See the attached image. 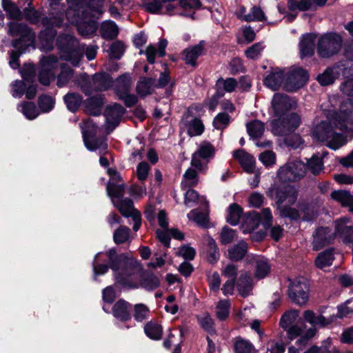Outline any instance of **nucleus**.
Here are the masks:
<instances>
[{"label": "nucleus", "mask_w": 353, "mask_h": 353, "mask_svg": "<svg viewBox=\"0 0 353 353\" xmlns=\"http://www.w3.org/2000/svg\"><path fill=\"white\" fill-rule=\"evenodd\" d=\"M230 303L228 300H221L216 307V314L221 321L226 319L229 315Z\"/></svg>", "instance_id": "nucleus-54"}, {"label": "nucleus", "mask_w": 353, "mask_h": 353, "mask_svg": "<svg viewBox=\"0 0 353 353\" xmlns=\"http://www.w3.org/2000/svg\"><path fill=\"white\" fill-rule=\"evenodd\" d=\"M54 99L48 95H42L39 98V106L42 112H48L54 106Z\"/></svg>", "instance_id": "nucleus-62"}, {"label": "nucleus", "mask_w": 353, "mask_h": 353, "mask_svg": "<svg viewBox=\"0 0 353 353\" xmlns=\"http://www.w3.org/2000/svg\"><path fill=\"white\" fill-rule=\"evenodd\" d=\"M103 255V253L99 252L94 257L92 264L94 279L97 276L105 274L110 268L117 283L132 288L138 287L137 280L139 265L137 260L124 254L119 255L114 249H110L105 253L109 261L108 266L100 263L103 261L101 259Z\"/></svg>", "instance_id": "nucleus-1"}, {"label": "nucleus", "mask_w": 353, "mask_h": 353, "mask_svg": "<svg viewBox=\"0 0 353 353\" xmlns=\"http://www.w3.org/2000/svg\"><path fill=\"white\" fill-rule=\"evenodd\" d=\"M315 37L312 34H306L301 37L299 48L301 59L311 57L314 52Z\"/></svg>", "instance_id": "nucleus-21"}, {"label": "nucleus", "mask_w": 353, "mask_h": 353, "mask_svg": "<svg viewBox=\"0 0 353 353\" xmlns=\"http://www.w3.org/2000/svg\"><path fill=\"white\" fill-rule=\"evenodd\" d=\"M112 79L105 73L95 74L93 77V86L99 90H105L112 84Z\"/></svg>", "instance_id": "nucleus-33"}, {"label": "nucleus", "mask_w": 353, "mask_h": 353, "mask_svg": "<svg viewBox=\"0 0 353 353\" xmlns=\"http://www.w3.org/2000/svg\"><path fill=\"white\" fill-rule=\"evenodd\" d=\"M284 82L283 72L278 69L273 70L264 79V84L272 90H278Z\"/></svg>", "instance_id": "nucleus-25"}, {"label": "nucleus", "mask_w": 353, "mask_h": 353, "mask_svg": "<svg viewBox=\"0 0 353 353\" xmlns=\"http://www.w3.org/2000/svg\"><path fill=\"white\" fill-rule=\"evenodd\" d=\"M350 222L347 217L341 218L335 221L336 234L345 243L353 242V225H349Z\"/></svg>", "instance_id": "nucleus-18"}, {"label": "nucleus", "mask_w": 353, "mask_h": 353, "mask_svg": "<svg viewBox=\"0 0 353 353\" xmlns=\"http://www.w3.org/2000/svg\"><path fill=\"white\" fill-rule=\"evenodd\" d=\"M312 0H288V8L292 11H306L312 8Z\"/></svg>", "instance_id": "nucleus-44"}, {"label": "nucleus", "mask_w": 353, "mask_h": 353, "mask_svg": "<svg viewBox=\"0 0 353 353\" xmlns=\"http://www.w3.org/2000/svg\"><path fill=\"white\" fill-rule=\"evenodd\" d=\"M246 260L250 263H255V276L256 278L263 279L269 274L271 266L268 259L263 256L251 254L247 256Z\"/></svg>", "instance_id": "nucleus-19"}, {"label": "nucleus", "mask_w": 353, "mask_h": 353, "mask_svg": "<svg viewBox=\"0 0 353 353\" xmlns=\"http://www.w3.org/2000/svg\"><path fill=\"white\" fill-rule=\"evenodd\" d=\"M72 75L73 70L70 68L62 65L61 73L58 76L57 85L59 87H63L70 80Z\"/></svg>", "instance_id": "nucleus-61"}, {"label": "nucleus", "mask_w": 353, "mask_h": 353, "mask_svg": "<svg viewBox=\"0 0 353 353\" xmlns=\"http://www.w3.org/2000/svg\"><path fill=\"white\" fill-rule=\"evenodd\" d=\"M100 31L101 36L106 39H112L119 33L118 27L113 21L103 22L101 26Z\"/></svg>", "instance_id": "nucleus-36"}, {"label": "nucleus", "mask_w": 353, "mask_h": 353, "mask_svg": "<svg viewBox=\"0 0 353 353\" xmlns=\"http://www.w3.org/2000/svg\"><path fill=\"white\" fill-rule=\"evenodd\" d=\"M186 128L188 134L191 137L201 135L204 131V125L202 121L197 118L188 121Z\"/></svg>", "instance_id": "nucleus-41"}, {"label": "nucleus", "mask_w": 353, "mask_h": 353, "mask_svg": "<svg viewBox=\"0 0 353 353\" xmlns=\"http://www.w3.org/2000/svg\"><path fill=\"white\" fill-rule=\"evenodd\" d=\"M252 280L250 275L247 274H242L239 279L237 288L239 293L243 296H247L252 290Z\"/></svg>", "instance_id": "nucleus-35"}, {"label": "nucleus", "mask_w": 353, "mask_h": 353, "mask_svg": "<svg viewBox=\"0 0 353 353\" xmlns=\"http://www.w3.org/2000/svg\"><path fill=\"white\" fill-rule=\"evenodd\" d=\"M231 117L227 112L219 113L213 119V126L217 130H223L228 126Z\"/></svg>", "instance_id": "nucleus-55"}, {"label": "nucleus", "mask_w": 353, "mask_h": 353, "mask_svg": "<svg viewBox=\"0 0 353 353\" xmlns=\"http://www.w3.org/2000/svg\"><path fill=\"white\" fill-rule=\"evenodd\" d=\"M343 40L335 33H327L321 36L317 43V52L322 58H329L339 52Z\"/></svg>", "instance_id": "nucleus-5"}, {"label": "nucleus", "mask_w": 353, "mask_h": 353, "mask_svg": "<svg viewBox=\"0 0 353 353\" xmlns=\"http://www.w3.org/2000/svg\"><path fill=\"white\" fill-rule=\"evenodd\" d=\"M145 334L152 339L159 340L162 336V327L154 322L148 323L144 327Z\"/></svg>", "instance_id": "nucleus-46"}, {"label": "nucleus", "mask_w": 353, "mask_h": 353, "mask_svg": "<svg viewBox=\"0 0 353 353\" xmlns=\"http://www.w3.org/2000/svg\"><path fill=\"white\" fill-rule=\"evenodd\" d=\"M288 292L291 301L300 306L305 305L308 301L309 285L303 278L290 281Z\"/></svg>", "instance_id": "nucleus-9"}, {"label": "nucleus", "mask_w": 353, "mask_h": 353, "mask_svg": "<svg viewBox=\"0 0 353 353\" xmlns=\"http://www.w3.org/2000/svg\"><path fill=\"white\" fill-rule=\"evenodd\" d=\"M294 103L286 94H275L272 100V108L275 116H286V112L292 108Z\"/></svg>", "instance_id": "nucleus-15"}, {"label": "nucleus", "mask_w": 353, "mask_h": 353, "mask_svg": "<svg viewBox=\"0 0 353 353\" xmlns=\"http://www.w3.org/2000/svg\"><path fill=\"white\" fill-rule=\"evenodd\" d=\"M77 40L70 35L60 37L58 45L63 54L61 57L70 61L74 66H77L82 58V50L78 49Z\"/></svg>", "instance_id": "nucleus-6"}, {"label": "nucleus", "mask_w": 353, "mask_h": 353, "mask_svg": "<svg viewBox=\"0 0 353 353\" xmlns=\"http://www.w3.org/2000/svg\"><path fill=\"white\" fill-rule=\"evenodd\" d=\"M331 197L345 207H347L353 200V196L348 191L341 190L332 192Z\"/></svg>", "instance_id": "nucleus-45"}, {"label": "nucleus", "mask_w": 353, "mask_h": 353, "mask_svg": "<svg viewBox=\"0 0 353 353\" xmlns=\"http://www.w3.org/2000/svg\"><path fill=\"white\" fill-rule=\"evenodd\" d=\"M334 259L333 250L329 249L320 253L316 258L315 265L320 269L330 266Z\"/></svg>", "instance_id": "nucleus-34"}, {"label": "nucleus", "mask_w": 353, "mask_h": 353, "mask_svg": "<svg viewBox=\"0 0 353 353\" xmlns=\"http://www.w3.org/2000/svg\"><path fill=\"white\" fill-rule=\"evenodd\" d=\"M149 308L143 303L136 304L134 307V317L137 321H143L148 317Z\"/></svg>", "instance_id": "nucleus-60"}, {"label": "nucleus", "mask_w": 353, "mask_h": 353, "mask_svg": "<svg viewBox=\"0 0 353 353\" xmlns=\"http://www.w3.org/2000/svg\"><path fill=\"white\" fill-rule=\"evenodd\" d=\"M103 104V99L101 97H92L86 101L85 110L90 114L99 115L101 113Z\"/></svg>", "instance_id": "nucleus-39"}, {"label": "nucleus", "mask_w": 353, "mask_h": 353, "mask_svg": "<svg viewBox=\"0 0 353 353\" xmlns=\"http://www.w3.org/2000/svg\"><path fill=\"white\" fill-rule=\"evenodd\" d=\"M228 212L227 221L231 225L238 224L242 215V209L234 203L229 206Z\"/></svg>", "instance_id": "nucleus-49"}, {"label": "nucleus", "mask_w": 353, "mask_h": 353, "mask_svg": "<svg viewBox=\"0 0 353 353\" xmlns=\"http://www.w3.org/2000/svg\"><path fill=\"white\" fill-rule=\"evenodd\" d=\"M216 92L223 91L232 92L237 87V81L234 78H228L224 79L220 78L216 81Z\"/></svg>", "instance_id": "nucleus-42"}, {"label": "nucleus", "mask_w": 353, "mask_h": 353, "mask_svg": "<svg viewBox=\"0 0 353 353\" xmlns=\"http://www.w3.org/2000/svg\"><path fill=\"white\" fill-rule=\"evenodd\" d=\"M228 258L232 261H241L248 252V244L243 241L230 247L228 250Z\"/></svg>", "instance_id": "nucleus-31"}, {"label": "nucleus", "mask_w": 353, "mask_h": 353, "mask_svg": "<svg viewBox=\"0 0 353 353\" xmlns=\"http://www.w3.org/2000/svg\"><path fill=\"white\" fill-rule=\"evenodd\" d=\"M130 230L124 225L117 228L113 234V239L115 243L121 244L127 242L130 239Z\"/></svg>", "instance_id": "nucleus-51"}, {"label": "nucleus", "mask_w": 353, "mask_h": 353, "mask_svg": "<svg viewBox=\"0 0 353 353\" xmlns=\"http://www.w3.org/2000/svg\"><path fill=\"white\" fill-rule=\"evenodd\" d=\"M246 128L249 135L253 138L260 137L264 132V125L259 120L248 123Z\"/></svg>", "instance_id": "nucleus-48"}, {"label": "nucleus", "mask_w": 353, "mask_h": 353, "mask_svg": "<svg viewBox=\"0 0 353 353\" xmlns=\"http://www.w3.org/2000/svg\"><path fill=\"white\" fill-rule=\"evenodd\" d=\"M83 141L87 149L90 151L99 150L101 154L107 150V143L104 139L90 140V139L85 137Z\"/></svg>", "instance_id": "nucleus-53"}, {"label": "nucleus", "mask_w": 353, "mask_h": 353, "mask_svg": "<svg viewBox=\"0 0 353 353\" xmlns=\"http://www.w3.org/2000/svg\"><path fill=\"white\" fill-rule=\"evenodd\" d=\"M306 172V165L301 161L287 163L278 172V177L283 182L296 181L303 178Z\"/></svg>", "instance_id": "nucleus-10"}, {"label": "nucleus", "mask_w": 353, "mask_h": 353, "mask_svg": "<svg viewBox=\"0 0 353 353\" xmlns=\"http://www.w3.org/2000/svg\"><path fill=\"white\" fill-rule=\"evenodd\" d=\"M300 123V117L295 113H292L273 120L272 130L275 135L287 136L294 132Z\"/></svg>", "instance_id": "nucleus-7"}, {"label": "nucleus", "mask_w": 353, "mask_h": 353, "mask_svg": "<svg viewBox=\"0 0 353 353\" xmlns=\"http://www.w3.org/2000/svg\"><path fill=\"white\" fill-rule=\"evenodd\" d=\"M215 148L208 141H203L198 145L197 150L192 154L191 159L192 166L200 171L206 169L209 161L214 157Z\"/></svg>", "instance_id": "nucleus-8"}, {"label": "nucleus", "mask_w": 353, "mask_h": 353, "mask_svg": "<svg viewBox=\"0 0 353 353\" xmlns=\"http://www.w3.org/2000/svg\"><path fill=\"white\" fill-rule=\"evenodd\" d=\"M334 235L328 228H318L314 234L313 249L319 250L325 245L330 244Z\"/></svg>", "instance_id": "nucleus-20"}, {"label": "nucleus", "mask_w": 353, "mask_h": 353, "mask_svg": "<svg viewBox=\"0 0 353 353\" xmlns=\"http://www.w3.org/2000/svg\"><path fill=\"white\" fill-rule=\"evenodd\" d=\"M345 116V112L343 110L341 114L334 113L327 120L317 123L312 129V137L319 142L325 143L332 150L340 148L347 141L343 133L345 130L339 128L342 123L341 119Z\"/></svg>", "instance_id": "nucleus-3"}, {"label": "nucleus", "mask_w": 353, "mask_h": 353, "mask_svg": "<svg viewBox=\"0 0 353 353\" xmlns=\"http://www.w3.org/2000/svg\"><path fill=\"white\" fill-rule=\"evenodd\" d=\"M288 338L291 340L300 336L296 341L299 345H305L307 341L314 337L316 333L314 327L307 328L304 323L294 324L287 328Z\"/></svg>", "instance_id": "nucleus-12"}, {"label": "nucleus", "mask_w": 353, "mask_h": 353, "mask_svg": "<svg viewBox=\"0 0 353 353\" xmlns=\"http://www.w3.org/2000/svg\"><path fill=\"white\" fill-rule=\"evenodd\" d=\"M125 112V110L123 107L118 103L107 107L104 114L106 119L108 129L110 131L114 129L119 125L121 118Z\"/></svg>", "instance_id": "nucleus-17"}, {"label": "nucleus", "mask_w": 353, "mask_h": 353, "mask_svg": "<svg viewBox=\"0 0 353 353\" xmlns=\"http://www.w3.org/2000/svg\"><path fill=\"white\" fill-rule=\"evenodd\" d=\"M299 315V312L296 310L285 312L280 320V325L284 329L288 328L295 322Z\"/></svg>", "instance_id": "nucleus-58"}, {"label": "nucleus", "mask_w": 353, "mask_h": 353, "mask_svg": "<svg viewBox=\"0 0 353 353\" xmlns=\"http://www.w3.org/2000/svg\"><path fill=\"white\" fill-rule=\"evenodd\" d=\"M336 77L334 70L328 68L323 74L318 76L317 80L322 85H327L334 82Z\"/></svg>", "instance_id": "nucleus-63"}, {"label": "nucleus", "mask_w": 353, "mask_h": 353, "mask_svg": "<svg viewBox=\"0 0 353 353\" xmlns=\"http://www.w3.org/2000/svg\"><path fill=\"white\" fill-rule=\"evenodd\" d=\"M190 220H192L198 225L205 227L208 222V214L203 212H199L198 210H192L188 214Z\"/></svg>", "instance_id": "nucleus-56"}, {"label": "nucleus", "mask_w": 353, "mask_h": 353, "mask_svg": "<svg viewBox=\"0 0 353 353\" xmlns=\"http://www.w3.org/2000/svg\"><path fill=\"white\" fill-rule=\"evenodd\" d=\"M80 127L81 128L83 141L85 138L90 139L95 136L97 133V127L94 124L93 121L87 119L80 123Z\"/></svg>", "instance_id": "nucleus-47"}, {"label": "nucleus", "mask_w": 353, "mask_h": 353, "mask_svg": "<svg viewBox=\"0 0 353 353\" xmlns=\"http://www.w3.org/2000/svg\"><path fill=\"white\" fill-rule=\"evenodd\" d=\"M205 41H201L198 44L186 48L181 52V59L185 63L195 67L197 59L203 54Z\"/></svg>", "instance_id": "nucleus-16"}, {"label": "nucleus", "mask_w": 353, "mask_h": 353, "mask_svg": "<svg viewBox=\"0 0 353 353\" xmlns=\"http://www.w3.org/2000/svg\"><path fill=\"white\" fill-rule=\"evenodd\" d=\"M323 168L322 157L319 154H314L312 158L307 160L306 169L307 168L314 174H319Z\"/></svg>", "instance_id": "nucleus-50"}, {"label": "nucleus", "mask_w": 353, "mask_h": 353, "mask_svg": "<svg viewBox=\"0 0 353 353\" xmlns=\"http://www.w3.org/2000/svg\"><path fill=\"white\" fill-rule=\"evenodd\" d=\"M198 182L197 172L193 168H188L183 174L181 187L186 188L195 185Z\"/></svg>", "instance_id": "nucleus-52"}, {"label": "nucleus", "mask_w": 353, "mask_h": 353, "mask_svg": "<svg viewBox=\"0 0 353 353\" xmlns=\"http://www.w3.org/2000/svg\"><path fill=\"white\" fill-rule=\"evenodd\" d=\"M167 45L168 41L165 39H161L158 43L157 50L152 45L148 46L145 50L148 61L152 64L155 61V57L157 55L163 57L165 54V48Z\"/></svg>", "instance_id": "nucleus-28"}, {"label": "nucleus", "mask_w": 353, "mask_h": 353, "mask_svg": "<svg viewBox=\"0 0 353 353\" xmlns=\"http://www.w3.org/2000/svg\"><path fill=\"white\" fill-rule=\"evenodd\" d=\"M265 20V15L262 9L256 6H254L245 17V21H262Z\"/></svg>", "instance_id": "nucleus-57"}, {"label": "nucleus", "mask_w": 353, "mask_h": 353, "mask_svg": "<svg viewBox=\"0 0 353 353\" xmlns=\"http://www.w3.org/2000/svg\"><path fill=\"white\" fill-rule=\"evenodd\" d=\"M125 185L123 183L115 184L114 182H108L106 187L108 195L110 197L112 202L114 200H118L123 198V192Z\"/></svg>", "instance_id": "nucleus-43"}, {"label": "nucleus", "mask_w": 353, "mask_h": 353, "mask_svg": "<svg viewBox=\"0 0 353 353\" xmlns=\"http://www.w3.org/2000/svg\"><path fill=\"white\" fill-rule=\"evenodd\" d=\"M233 155L246 172H253L254 163L253 157L241 149L234 151Z\"/></svg>", "instance_id": "nucleus-29"}, {"label": "nucleus", "mask_w": 353, "mask_h": 353, "mask_svg": "<svg viewBox=\"0 0 353 353\" xmlns=\"http://www.w3.org/2000/svg\"><path fill=\"white\" fill-rule=\"evenodd\" d=\"M331 339L324 340L320 346L314 345L307 349L303 353H331Z\"/></svg>", "instance_id": "nucleus-59"}, {"label": "nucleus", "mask_w": 353, "mask_h": 353, "mask_svg": "<svg viewBox=\"0 0 353 353\" xmlns=\"http://www.w3.org/2000/svg\"><path fill=\"white\" fill-rule=\"evenodd\" d=\"M308 79L307 72L301 68H296L288 74L284 82V88L287 91H294L305 85Z\"/></svg>", "instance_id": "nucleus-14"}, {"label": "nucleus", "mask_w": 353, "mask_h": 353, "mask_svg": "<svg viewBox=\"0 0 353 353\" xmlns=\"http://www.w3.org/2000/svg\"><path fill=\"white\" fill-rule=\"evenodd\" d=\"M64 101L67 108L71 112H75L81 105L83 101L82 97L77 93H68L64 97Z\"/></svg>", "instance_id": "nucleus-40"}, {"label": "nucleus", "mask_w": 353, "mask_h": 353, "mask_svg": "<svg viewBox=\"0 0 353 353\" xmlns=\"http://www.w3.org/2000/svg\"><path fill=\"white\" fill-rule=\"evenodd\" d=\"M234 348L235 353H256V350L254 346L249 341L241 337L236 339Z\"/></svg>", "instance_id": "nucleus-37"}, {"label": "nucleus", "mask_w": 353, "mask_h": 353, "mask_svg": "<svg viewBox=\"0 0 353 353\" xmlns=\"http://www.w3.org/2000/svg\"><path fill=\"white\" fill-rule=\"evenodd\" d=\"M268 196L276 199L277 210L282 217L293 220L300 218L299 211L291 208L296 201L297 194L295 188L291 185H272L266 192Z\"/></svg>", "instance_id": "nucleus-4"}, {"label": "nucleus", "mask_w": 353, "mask_h": 353, "mask_svg": "<svg viewBox=\"0 0 353 353\" xmlns=\"http://www.w3.org/2000/svg\"><path fill=\"white\" fill-rule=\"evenodd\" d=\"M345 111L346 116L343 117L341 121L342 123L341 124L339 128L341 130H353V102L350 101L349 103H345L343 104L341 107L339 112L337 114H341L342 111Z\"/></svg>", "instance_id": "nucleus-23"}, {"label": "nucleus", "mask_w": 353, "mask_h": 353, "mask_svg": "<svg viewBox=\"0 0 353 353\" xmlns=\"http://www.w3.org/2000/svg\"><path fill=\"white\" fill-rule=\"evenodd\" d=\"M131 305L123 299H119L112 307V314L114 317L127 321L131 319Z\"/></svg>", "instance_id": "nucleus-22"}, {"label": "nucleus", "mask_w": 353, "mask_h": 353, "mask_svg": "<svg viewBox=\"0 0 353 353\" xmlns=\"http://www.w3.org/2000/svg\"><path fill=\"white\" fill-rule=\"evenodd\" d=\"M132 79L129 73L119 76L114 83V89L118 96L130 92Z\"/></svg>", "instance_id": "nucleus-24"}, {"label": "nucleus", "mask_w": 353, "mask_h": 353, "mask_svg": "<svg viewBox=\"0 0 353 353\" xmlns=\"http://www.w3.org/2000/svg\"><path fill=\"white\" fill-rule=\"evenodd\" d=\"M260 224L259 214L256 212L248 213L243 218L241 223V230L243 233H251L256 229Z\"/></svg>", "instance_id": "nucleus-26"}, {"label": "nucleus", "mask_w": 353, "mask_h": 353, "mask_svg": "<svg viewBox=\"0 0 353 353\" xmlns=\"http://www.w3.org/2000/svg\"><path fill=\"white\" fill-rule=\"evenodd\" d=\"M58 65V58L53 55L44 57L41 61V70L39 74L40 83L44 85L50 84L54 78V70Z\"/></svg>", "instance_id": "nucleus-13"}, {"label": "nucleus", "mask_w": 353, "mask_h": 353, "mask_svg": "<svg viewBox=\"0 0 353 353\" xmlns=\"http://www.w3.org/2000/svg\"><path fill=\"white\" fill-rule=\"evenodd\" d=\"M154 79L152 78L141 77L137 82L136 91L141 97H145L152 94L154 87Z\"/></svg>", "instance_id": "nucleus-32"}, {"label": "nucleus", "mask_w": 353, "mask_h": 353, "mask_svg": "<svg viewBox=\"0 0 353 353\" xmlns=\"http://www.w3.org/2000/svg\"><path fill=\"white\" fill-rule=\"evenodd\" d=\"M18 110L30 120L35 119L39 115L35 104L32 102H21L18 105Z\"/></svg>", "instance_id": "nucleus-38"}, {"label": "nucleus", "mask_w": 353, "mask_h": 353, "mask_svg": "<svg viewBox=\"0 0 353 353\" xmlns=\"http://www.w3.org/2000/svg\"><path fill=\"white\" fill-rule=\"evenodd\" d=\"M69 7L65 12L68 21L77 26L79 32L88 36L95 32L97 26L90 18L94 12L101 13L103 0H67Z\"/></svg>", "instance_id": "nucleus-2"}, {"label": "nucleus", "mask_w": 353, "mask_h": 353, "mask_svg": "<svg viewBox=\"0 0 353 353\" xmlns=\"http://www.w3.org/2000/svg\"><path fill=\"white\" fill-rule=\"evenodd\" d=\"M236 234L234 230L225 226L220 232V241L223 244L231 243L236 237Z\"/></svg>", "instance_id": "nucleus-64"}, {"label": "nucleus", "mask_w": 353, "mask_h": 353, "mask_svg": "<svg viewBox=\"0 0 353 353\" xmlns=\"http://www.w3.org/2000/svg\"><path fill=\"white\" fill-rule=\"evenodd\" d=\"M304 320L312 325V327L316 326L325 327L331 323L332 320L330 319L325 318L321 314H317L312 310H305L303 313Z\"/></svg>", "instance_id": "nucleus-27"}, {"label": "nucleus", "mask_w": 353, "mask_h": 353, "mask_svg": "<svg viewBox=\"0 0 353 353\" xmlns=\"http://www.w3.org/2000/svg\"><path fill=\"white\" fill-rule=\"evenodd\" d=\"M112 203L119 210L120 213L125 217H130L134 212H139L134 209L132 201L128 198H121L118 200L113 199Z\"/></svg>", "instance_id": "nucleus-30"}, {"label": "nucleus", "mask_w": 353, "mask_h": 353, "mask_svg": "<svg viewBox=\"0 0 353 353\" xmlns=\"http://www.w3.org/2000/svg\"><path fill=\"white\" fill-rule=\"evenodd\" d=\"M8 34L11 36H20L19 39H17L13 43L14 48H19L22 42L25 43L26 46L33 45L34 41V34L24 23L12 22L8 24Z\"/></svg>", "instance_id": "nucleus-11"}]
</instances>
